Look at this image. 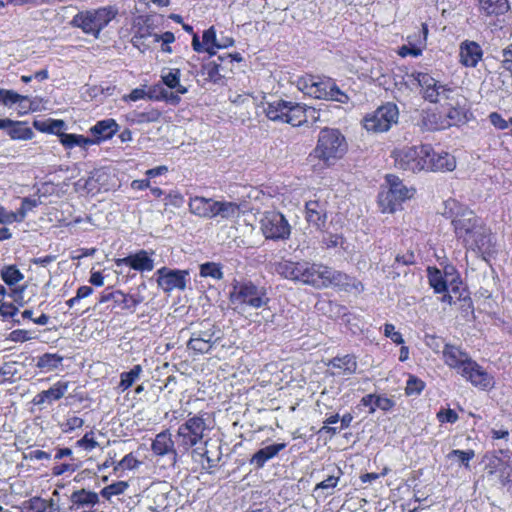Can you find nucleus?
I'll use <instances>...</instances> for the list:
<instances>
[{
	"label": "nucleus",
	"instance_id": "f257e3e1",
	"mask_svg": "<svg viewBox=\"0 0 512 512\" xmlns=\"http://www.w3.org/2000/svg\"><path fill=\"white\" fill-rule=\"evenodd\" d=\"M348 151L344 135L334 128H324L318 134L315 148L309 154L308 161L314 170H323L334 166Z\"/></svg>",
	"mask_w": 512,
	"mask_h": 512
},
{
	"label": "nucleus",
	"instance_id": "f03ea898",
	"mask_svg": "<svg viewBox=\"0 0 512 512\" xmlns=\"http://www.w3.org/2000/svg\"><path fill=\"white\" fill-rule=\"evenodd\" d=\"M443 215L451 219L456 238L463 245L475 230L485 225L483 220L471 209L454 199H448L444 202Z\"/></svg>",
	"mask_w": 512,
	"mask_h": 512
},
{
	"label": "nucleus",
	"instance_id": "7ed1b4c3",
	"mask_svg": "<svg viewBox=\"0 0 512 512\" xmlns=\"http://www.w3.org/2000/svg\"><path fill=\"white\" fill-rule=\"evenodd\" d=\"M302 276L303 284L317 289L328 286H337L344 290H349L350 287L356 288V285L351 283V278L348 275L319 263L305 261Z\"/></svg>",
	"mask_w": 512,
	"mask_h": 512
},
{
	"label": "nucleus",
	"instance_id": "20e7f679",
	"mask_svg": "<svg viewBox=\"0 0 512 512\" xmlns=\"http://www.w3.org/2000/svg\"><path fill=\"white\" fill-rule=\"evenodd\" d=\"M264 111L271 121L287 123L292 126H301L308 121L309 117L316 119L314 108L282 99L268 102Z\"/></svg>",
	"mask_w": 512,
	"mask_h": 512
},
{
	"label": "nucleus",
	"instance_id": "39448f33",
	"mask_svg": "<svg viewBox=\"0 0 512 512\" xmlns=\"http://www.w3.org/2000/svg\"><path fill=\"white\" fill-rule=\"evenodd\" d=\"M296 86L304 94L316 99L332 100L340 103L349 101V96L341 91L330 78L306 75L296 80Z\"/></svg>",
	"mask_w": 512,
	"mask_h": 512
},
{
	"label": "nucleus",
	"instance_id": "423d86ee",
	"mask_svg": "<svg viewBox=\"0 0 512 512\" xmlns=\"http://www.w3.org/2000/svg\"><path fill=\"white\" fill-rule=\"evenodd\" d=\"M115 6H106L98 9L85 10L77 13L71 20L73 27L79 28L83 33L99 38L100 32L117 16Z\"/></svg>",
	"mask_w": 512,
	"mask_h": 512
},
{
	"label": "nucleus",
	"instance_id": "0eeeda50",
	"mask_svg": "<svg viewBox=\"0 0 512 512\" xmlns=\"http://www.w3.org/2000/svg\"><path fill=\"white\" fill-rule=\"evenodd\" d=\"M230 302L234 311L243 314L248 308L259 309L266 306L269 298L263 287H258L252 282H243L233 286Z\"/></svg>",
	"mask_w": 512,
	"mask_h": 512
},
{
	"label": "nucleus",
	"instance_id": "6e6552de",
	"mask_svg": "<svg viewBox=\"0 0 512 512\" xmlns=\"http://www.w3.org/2000/svg\"><path fill=\"white\" fill-rule=\"evenodd\" d=\"M211 429L210 417L206 412H200L195 415H188V418L177 430V442L179 447L188 451L193 446L200 443L205 432Z\"/></svg>",
	"mask_w": 512,
	"mask_h": 512
},
{
	"label": "nucleus",
	"instance_id": "1a4fd4ad",
	"mask_svg": "<svg viewBox=\"0 0 512 512\" xmlns=\"http://www.w3.org/2000/svg\"><path fill=\"white\" fill-rule=\"evenodd\" d=\"M386 184L387 186L378 195V203L383 213H394L404 201L411 199L415 193L414 188L407 187L395 175H387Z\"/></svg>",
	"mask_w": 512,
	"mask_h": 512
},
{
	"label": "nucleus",
	"instance_id": "9d476101",
	"mask_svg": "<svg viewBox=\"0 0 512 512\" xmlns=\"http://www.w3.org/2000/svg\"><path fill=\"white\" fill-rule=\"evenodd\" d=\"M407 83L419 86L426 101L438 103L444 100H453L456 91L442 84L430 74L425 72H413L407 75Z\"/></svg>",
	"mask_w": 512,
	"mask_h": 512
},
{
	"label": "nucleus",
	"instance_id": "9b49d317",
	"mask_svg": "<svg viewBox=\"0 0 512 512\" xmlns=\"http://www.w3.org/2000/svg\"><path fill=\"white\" fill-rule=\"evenodd\" d=\"M430 145L404 147L395 152V165L397 168L419 172L426 168V158L429 156Z\"/></svg>",
	"mask_w": 512,
	"mask_h": 512
},
{
	"label": "nucleus",
	"instance_id": "f8f14e48",
	"mask_svg": "<svg viewBox=\"0 0 512 512\" xmlns=\"http://www.w3.org/2000/svg\"><path fill=\"white\" fill-rule=\"evenodd\" d=\"M218 333L214 324L204 321L191 333L187 347L197 354L209 353L220 340Z\"/></svg>",
	"mask_w": 512,
	"mask_h": 512
},
{
	"label": "nucleus",
	"instance_id": "ddd939ff",
	"mask_svg": "<svg viewBox=\"0 0 512 512\" xmlns=\"http://www.w3.org/2000/svg\"><path fill=\"white\" fill-rule=\"evenodd\" d=\"M399 111L395 104L387 103L373 113L365 116L363 122L367 131L382 133L388 131L393 124H396Z\"/></svg>",
	"mask_w": 512,
	"mask_h": 512
},
{
	"label": "nucleus",
	"instance_id": "4468645a",
	"mask_svg": "<svg viewBox=\"0 0 512 512\" xmlns=\"http://www.w3.org/2000/svg\"><path fill=\"white\" fill-rule=\"evenodd\" d=\"M260 228L265 238L272 240L287 239L291 233L288 221L276 211H267L263 214Z\"/></svg>",
	"mask_w": 512,
	"mask_h": 512
},
{
	"label": "nucleus",
	"instance_id": "2eb2a0df",
	"mask_svg": "<svg viewBox=\"0 0 512 512\" xmlns=\"http://www.w3.org/2000/svg\"><path fill=\"white\" fill-rule=\"evenodd\" d=\"M464 247L468 251L482 256L483 259H485V257L490 255L493 251L490 229L486 225H483L478 230H475L464 243Z\"/></svg>",
	"mask_w": 512,
	"mask_h": 512
},
{
	"label": "nucleus",
	"instance_id": "dca6fc26",
	"mask_svg": "<svg viewBox=\"0 0 512 512\" xmlns=\"http://www.w3.org/2000/svg\"><path fill=\"white\" fill-rule=\"evenodd\" d=\"M158 286L164 292H171L172 290H184L187 284L189 272L187 270H172L162 267L157 271Z\"/></svg>",
	"mask_w": 512,
	"mask_h": 512
},
{
	"label": "nucleus",
	"instance_id": "f3484780",
	"mask_svg": "<svg viewBox=\"0 0 512 512\" xmlns=\"http://www.w3.org/2000/svg\"><path fill=\"white\" fill-rule=\"evenodd\" d=\"M460 374L473 386L482 390L492 388L494 385L493 377L473 360L466 363V366L462 369V371H460Z\"/></svg>",
	"mask_w": 512,
	"mask_h": 512
},
{
	"label": "nucleus",
	"instance_id": "a211bd4d",
	"mask_svg": "<svg viewBox=\"0 0 512 512\" xmlns=\"http://www.w3.org/2000/svg\"><path fill=\"white\" fill-rule=\"evenodd\" d=\"M425 162V170L435 172L453 171L456 168V160L453 155L445 151L436 152L431 146Z\"/></svg>",
	"mask_w": 512,
	"mask_h": 512
},
{
	"label": "nucleus",
	"instance_id": "6ab92c4d",
	"mask_svg": "<svg viewBox=\"0 0 512 512\" xmlns=\"http://www.w3.org/2000/svg\"><path fill=\"white\" fill-rule=\"evenodd\" d=\"M483 50L481 46L471 40H464L459 45V62L467 68H475L482 60Z\"/></svg>",
	"mask_w": 512,
	"mask_h": 512
},
{
	"label": "nucleus",
	"instance_id": "aec40b11",
	"mask_svg": "<svg viewBox=\"0 0 512 512\" xmlns=\"http://www.w3.org/2000/svg\"><path fill=\"white\" fill-rule=\"evenodd\" d=\"M151 449L157 456H169L170 464L174 466L177 462L178 453L174 446V441L168 431L156 435L152 442Z\"/></svg>",
	"mask_w": 512,
	"mask_h": 512
},
{
	"label": "nucleus",
	"instance_id": "412c9836",
	"mask_svg": "<svg viewBox=\"0 0 512 512\" xmlns=\"http://www.w3.org/2000/svg\"><path fill=\"white\" fill-rule=\"evenodd\" d=\"M142 24L140 22L135 25V31L132 36V44L137 49L144 52L149 49L151 44H154V36H157V33L154 32V29L149 25L148 19L142 20Z\"/></svg>",
	"mask_w": 512,
	"mask_h": 512
},
{
	"label": "nucleus",
	"instance_id": "4be33fe9",
	"mask_svg": "<svg viewBox=\"0 0 512 512\" xmlns=\"http://www.w3.org/2000/svg\"><path fill=\"white\" fill-rule=\"evenodd\" d=\"M305 209L308 223L315 226L316 229L322 230L327 219L326 203L318 199L309 200L306 202Z\"/></svg>",
	"mask_w": 512,
	"mask_h": 512
},
{
	"label": "nucleus",
	"instance_id": "5701e85b",
	"mask_svg": "<svg viewBox=\"0 0 512 512\" xmlns=\"http://www.w3.org/2000/svg\"><path fill=\"white\" fill-rule=\"evenodd\" d=\"M442 354L445 364L451 368L457 369L459 374L466 366V363L472 360L468 354L462 351L459 347L450 344L444 345Z\"/></svg>",
	"mask_w": 512,
	"mask_h": 512
},
{
	"label": "nucleus",
	"instance_id": "b1692460",
	"mask_svg": "<svg viewBox=\"0 0 512 512\" xmlns=\"http://www.w3.org/2000/svg\"><path fill=\"white\" fill-rule=\"evenodd\" d=\"M215 201L212 198L202 196L190 197L188 207L189 211L201 218H214Z\"/></svg>",
	"mask_w": 512,
	"mask_h": 512
},
{
	"label": "nucleus",
	"instance_id": "393cba45",
	"mask_svg": "<svg viewBox=\"0 0 512 512\" xmlns=\"http://www.w3.org/2000/svg\"><path fill=\"white\" fill-rule=\"evenodd\" d=\"M118 128L119 125L112 118L98 121L90 128V133L94 136V139H92L93 144H99L104 140L112 138L118 131Z\"/></svg>",
	"mask_w": 512,
	"mask_h": 512
},
{
	"label": "nucleus",
	"instance_id": "a878e982",
	"mask_svg": "<svg viewBox=\"0 0 512 512\" xmlns=\"http://www.w3.org/2000/svg\"><path fill=\"white\" fill-rule=\"evenodd\" d=\"M69 382L58 381L48 390H44L38 393L34 398L36 405H42L45 403L51 404L54 401L61 399L68 391Z\"/></svg>",
	"mask_w": 512,
	"mask_h": 512
},
{
	"label": "nucleus",
	"instance_id": "bb28decb",
	"mask_svg": "<svg viewBox=\"0 0 512 512\" xmlns=\"http://www.w3.org/2000/svg\"><path fill=\"white\" fill-rule=\"evenodd\" d=\"M285 447L286 443H277L261 448L256 453H254L249 463L255 468L261 469L269 460L273 459Z\"/></svg>",
	"mask_w": 512,
	"mask_h": 512
},
{
	"label": "nucleus",
	"instance_id": "cd10ccee",
	"mask_svg": "<svg viewBox=\"0 0 512 512\" xmlns=\"http://www.w3.org/2000/svg\"><path fill=\"white\" fill-rule=\"evenodd\" d=\"M328 366L333 369H338L337 374L352 375L357 370V361L354 355L337 356L331 359Z\"/></svg>",
	"mask_w": 512,
	"mask_h": 512
},
{
	"label": "nucleus",
	"instance_id": "c85d7f7f",
	"mask_svg": "<svg viewBox=\"0 0 512 512\" xmlns=\"http://www.w3.org/2000/svg\"><path fill=\"white\" fill-rule=\"evenodd\" d=\"M161 80L170 89H174L177 94H186L188 89L180 83L181 71L178 68H163L161 70Z\"/></svg>",
	"mask_w": 512,
	"mask_h": 512
},
{
	"label": "nucleus",
	"instance_id": "c756f323",
	"mask_svg": "<svg viewBox=\"0 0 512 512\" xmlns=\"http://www.w3.org/2000/svg\"><path fill=\"white\" fill-rule=\"evenodd\" d=\"M444 101H445V105L447 107L443 111V115H444L443 120L448 123V128H449L453 125H457L459 122L462 121V119L464 117V111L459 106L457 93H456V95H454L453 100H444Z\"/></svg>",
	"mask_w": 512,
	"mask_h": 512
},
{
	"label": "nucleus",
	"instance_id": "7c9ffc66",
	"mask_svg": "<svg viewBox=\"0 0 512 512\" xmlns=\"http://www.w3.org/2000/svg\"><path fill=\"white\" fill-rule=\"evenodd\" d=\"M70 501L77 508H93L98 504L99 496L95 492L80 489L71 494Z\"/></svg>",
	"mask_w": 512,
	"mask_h": 512
},
{
	"label": "nucleus",
	"instance_id": "2f4dec72",
	"mask_svg": "<svg viewBox=\"0 0 512 512\" xmlns=\"http://www.w3.org/2000/svg\"><path fill=\"white\" fill-rule=\"evenodd\" d=\"M361 404L369 408V413H374L376 409L389 411L394 406V401L384 396L369 394L361 399Z\"/></svg>",
	"mask_w": 512,
	"mask_h": 512
},
{
	"label": "nucleus",
	"instance_id": "473e14b6",
	"mask_svg": "<svg viewBox=\"0 0 512 512\" xmlns=\"http://www.w3.org/2000/svg\"><path fill=\"white\" fill-rule=\"evenodd\" d=\"M214 218L234 219L240 215V206L231 201H215Z\"/></svg>",
	"mask_w": 512,
	"mask_h": 512
},
{
	"label": "nucleus",
	"instance_id": "72a5a7b5",
	"mask_svg": "<svg viewBox=\"0 0 512 512\" xmlns=\"http://www.w3.org/2000/svg\"><path fill=\"white\" fill-rule=\"evenodd\" d=\"M427 273L429 284L436 293H445L450 289L449 280L443 276L439 269L428 267Z\"/></svg>",
	"mask_w": 512,
	"mask_h": 512
},
{
	"label": "nucleus",
	"instance_id": "f704fd0d",
	"mask_svg": "<svg viewBox=\"0 0 512 512\" xmlns=\"http://www.w3.org/2000/svg\"><path fill=\"white\" fill-rule=\"evenodd\" d=\"M480 11L487 16L504 14L509 6L507 0H479Z\"/></svg>",
	"mask_w": 512,
	"mask_h": 512
},
{
	"label": "nucleus",
	"instance_id": "c9c22d12",
	"mask_svg": "<svg viewBox=\"0 0 512 512\" xmlns=\"http://www.w3.org/2000/svg\"><path fill=\"white\" fill-rule=\"evenodd\" d=\"M131 268L137 271H151L154 268V261L146 250H140L131 255Z\"/></svg>",
	"mask_w": 512,
	"mask_h": 512
},
{
	"label": "nucleus",
	"instance_id": "e433bc0d",
	"mask_svg": "<svg viewBox=\"0 0 512 512\" xmlns=\"http://www.w3.org/2000/svg\"><path fill=\"white\" fill-rule=\"evenodd\" d=\"M443 118V112L427 111L422 115V124L427 130H444L448 128V123Z\"/></svg>",
	"mask_w": 512,
	"mask_h": 512
},
{
	"label": "nucleus",
	"instance_id": "4c0bfd02",
	"mask_svg": "<svg viewBox=\"0 0 512 512\" xmlns=\"http://www.w3.org/2000/svg\"><path fill=\"white\" fill-rule=\"evenodd\" d=\"M143 373V368L141 365H134L130 371L122 372L120 374V382L118 384V389L121 392L126 391L130 388L137 380L140 379V376Z\"/></svg>",
	"mask_w": 512,
	"mask_h": 512
},
{
	"label": "nucleus",
	"instance_id": "58836bf2",
	"mask_svg": "<svg viewBox=\"0 0 512 512\" xmlns=\"http://www.w3.org/2000/svg\"><path fill=\"white\" fill-rule=\"evenodd\" d=\"M225 70V64L221 61H211L203 65L202 74L206 75V79L213 82L218 83L224 75L222 71Z\"/></svg>",
	"mask_w": 512,
	"mask_h": 512
},
{
	"label": "nucleus",
	"instance_id": "ea45409f",
	"mask_svg": "<svg viewBox=\"0 0 512 512\" xmlns=\"http://www.w3.org/2000/svg\"><path fill=\"white\" fill-rule=\"evenodd\" d=\"M60 143L67 149H71L75 146L86 148L87 146L93 145L91 138L84 137L78 134H60Z\"/></svg>",
	"mask_w": 512,
	"mask_h": 512
},
{
	"label": "nucleus",
	"instance_id": "a19ab883",
	"mask_svg": "<svg viewBox=\"0 0 512 512\" xmlns=\"http://www.w3.org/2000/svg\"><path fill=\"white\" fill-rule=\"evenodd\" d=\"M12 139L29 140L33 137V131L21 122L12 121L7 130Z\"/></svg>",
	"mask_w": 512,
	"mask_h": 512
},
{
	"label": "nucleus",
	"instance_id": "79ce46f5",
	"mask_svg": "<svg viewBox=\"0 0 512 512\" xmlns=\"http://www.w3.org/2000/svg\"><path fill=\"white\" fill-rule=\"evenodd\" d=\"M62 360L63 357L58 354L46 353L39 357L37 361V367L47 371H52L61 365Z\"/></svg>",
	"mask_w": 512,
	"mask_h": 512
},
{
	"label": "nucleus",
	"instance_id": "37998d69",
	"mask_svg": "<svg viewBox=\"0 0 512 512\" xmlns=\"http://www.w3.org/2000/svg\"><path fill=\"white\" fill-rule=\"evenodd\" d=\"M203 43L205 52H207L209 55H215L217 44H218V37L216 35V30L212 26L209 29L205 30L202 35Z\"/></svg>",
	"mask_w": 512,
	"mask_h": 512
},
{
	"label": "nucleus",
	"instance_id": "c03bdc74",
	"mask_svg": "<svg viewBox=\"0 0 512 512\" xmlns=\"http://www.w3.org/2000/svg\"><path fill=\"white\" fill-rule=\"evenodd\" d=\"M200 276L210 277L215 280L223 278V272L220 264L215 262H206L200 265Z\"/></svg>",
	"mask_w": 512,
	"mask_h": 512
},
{
	"label": "nucleus",
	"instance_id": "a18cd8bd",
	"mask_svg": "<svg viewBox=\"0 0 512 512\" xmlns=\"http://www.w3.org/2000/svg\"><path fill=\"white\" fill-rule=\"evenodd\" d=\"M486 459L485 469L489 475L503 474L508 467V464L496 455L486 456Z\"/></svg>",
	"mask_w": 512,
	"mask_h": 512
},
{
	"label": "nucleus",
	"instance_id": "49530a36",
	"mask_svg": "<svg viewBox=\"0 0 512 512\" xmlns=\"http://www.w3.org/2000/svg\"><path fill=\"white\" fill-rule=\"evenodd\" d=\"M0 102L5 106H12L18 103L28 102V97L20 95L13 90L0 89Z\"/></svg>",
	"mask_w": 512,
	"mask_h": 512
},
{
	"label": "nucleus",
	"instance_id": "de8ad7c7",
	"mask_svg": "<svg viewBox=\"0 0 512 512\" xmlns=\"http://www.w3.org/2000/svg\"><path fill=\"white\" fill-rule=\"evenodd\" d=\"M140 462L138 459L132 454L129 453L125 455L119 462L114 466V473L118 476L122 475V472L125 470H132L138 467Z\"/></svg>",
	"mask_w": 512,
	"mask_h": 512
},
{
	"label": "nucleus",
	"instance_id": "09e8293b",
	"mask_svg": "<svg viewBox=\"0 0 512 512\" xmlns=\"http://www.w3.org/2000/svg\"><path fill=\"white\" fill-rule=\"evenodd\" d=\"M1 278L7 285H14L20 282L24 276L16 266L10 265L2 268Z\"/></svg>",
	"mask_w": 512,
	"mask_h": 512
},
{
	"label": "nucleus",
	"instance_id": "8fccbe9b",
	"mask_svg": "<svg viewBox=\"0 0 512 512\" xmlns=\"http://www.w3.org/2000/svg\"><path fill=\"white\" fill-rule=\"evenodd\" d=\"M128 487L129 485L126 481H118L104 487L100 493L103 498L110 500L112 496L123 494Z\"/></svg>",
	"mask_w": 512,
	"mask_h": 512
},
{
	"label": "nucleus",
	"instance_id": "3c124183",
	"mask_svg": "<svg viewBox=\"0 0 512 512\" xmlns=\"http://www.w3.org/2000/svg\"><path fill=\"white\" fill-rule=\"evenodd\" d=\"M341 474V470L337 469V475H330L326 479L319 482L315 486L314 492H318L319 490H326V496L332 495V490L338 485Z\"/></svg>",
	"mask_w": 512,
	"mask_h": 512
},
{
	"label": "nucleus",
	"instance_id": "603ef678",
	"mask_svg": "<svg viewBox=\"0 0 512 512\" xmlns=\"http://www.w3.org/2000/svg\"><path fill=\"white\" fill-rule=\"evenodd\" d=\"M293 264L291 260H281L274 264V271L285 279L291 280L293 275Z\"/></svg>",
	"mask_w": 512,
	"mask_h": 512
},
{
	"label": "nucleus",
	"instance_id": "864d4df0",
	"mask_svg": "<svg viewBox=\"0 0 512 512\" xmlns=\"http://www.w3.org/2000/svg\"><path fill=\"white\" fill-rule=\"evenodd\" d=\"M40 203V199H33L29 197L23 198L21 207L17 211L18 219H20V221H23L26 218L27 214L30 211H32L35 207L40 205Z\"/></svg>",
	"mask_w": 512,
	"mask_h": 512
},
{
	"label": "nucleus",
	"instance_id": "5fc2aeb1",
	"mask_svg": "<svg viewBox=\"0 0 512 512\" xmlns=\"http://www.w3.org/2000/svg\"><path fill=\"white\" fill-rule=\"evenodd\" d=\"M425 387V383L417 378L416 376H409L406 382V394L407 395H419Z\"/></svg>",
	"mask_w": 512,
	"mask_h": 512
},
{
	"label": "nucleus",
	"instance_id": "6e6d98bb",
	"mask_svg": "<svg viewBox=\"0 0 512 512\" xmlns=\"http://www.w3.org/2000/svg\"><path fill=\"white\" fill-rule=\"evenodd\" d=\"M133 301H130V295L125 294L121 290L115 291V299L114 304L116 307L121 308L122 310H128L131 313H133V308L131 306V303Z\"/></svg>",
	"mask_w": 512,
	"mask_h": 512
},
{
	"label": "nucleus",
	"instance_id": "4d7b16f0",
	"mask_svg": "<svg viewBox=\"0 0 512 512\" xmlns=\"http://www.w3.org/2000/svg\"><path fill=\"white\" fill-rule=\"evenodd\" d=\"M205 446H206V449L204 452L201 453V455L206 458V460L209 464V467H214L217 465L218 461L221 458L220 447L216 446L215 450L213 451L212 449L208 448V446H209L208 441L205 442Z\"/></svg>",
	"mask_w": 512,
	"mask_h": 512
},
{
	"label": "nucleus",
	"instance_id": "13d9d810",
	"mask_svg": "<svg viewBox=\"0 0 512 512\" xmlns=\"http://www.w3.org/2000/svg\"><path fill=\"white\" fill-rule=\"evenodd\" d=\"M423 47L424 46H420L419 44H417V42L415 44H412L411 42H409V45H403L402 47H400L398 53L402 57H406V56L418 57L422 54Z\"/></svg>",
	"mask_w": 512,
	"mask_h": 512
},
{
	"label": "nucleus",
	"instance_id": "bf43d9fd",
	"mask_svg": "<svg viewBox=\"0 0 512 512\" xmlns=\"http://www.w3.org/2000/svg\"><path fill=\"white\" fill-rule=\"evenodd\" d=\"M94 433L92 431L86 433L81 439H79L76 444L78 447L85 449L86 451H92L99 444L93 437Z\"/></svg>",
	"mask_w": 512,
	"mask_h": 512
},
{
	"label": "nucleus",
	"instance_id": "052dcab7",
	"mask_svg": "<svg viewBox=\"0 0 512 512\" xmlns=\"http://www.w3.org/2000/svg\"><path fill=\"white\" fill-rule=\"evenodd\" d=\"M443 276L449 280L448 283L450 285V290L453 292H457L460 280L456 273V270L452 266L446 267Z\"/></svg>",
	"mask_w": 512,
	"mask_h": 512
},
{
	"label": "nucleus",
	"instance_id": "680f3d73",
	"mask_svg": "<svg viewBox=\"0 0 512 512\" xmlns=\"http://www.w3.org/2000/svg\"><path fill=\"white\" fill-rule=\"evenodd\" d=\"M452 456H455L459 459V461L465 465V467H468L469 466V462L471 459L474 458L475 456V453L473 450H459V449H455V450H452L449 454V457H452Z\"/></svg>",
	"mask_w": 512,
	"mask_h": 512
},
{
	"label": "nucleus",
	"instance_id": "e2e57ef3",
	"mask_svg": "<svg viewBox=\"0 0 512 512\" xmlns=\"http://www.w3.org/2000/svg\"><path fill=\"white\" fill-rule=\"evenodd\" d=\"M384 335L390 338L396 344H403L404 339L402 334L395 330V326L391 323H386L384 325Z\"/></svg>",
	"mask_w": 512,
	"mask_h": 512
},
{
	"label": "nucleus",
	"instance_id": "0e129e2a",
	"mask_svg": "<svg viewBox=\"0 0 512 512\" xmlns=\"http://www.w3.org/2000/svg\"><path fill=\"white\" fill-rule=\"evenodd\" d=\"M424 342L429 348H431L436 353H439L441 351V348L444 349L445 345L440 337L429 334L425 335Z\"/></svg>",
	"mask_w": 512,
	"mask_h": 512
},
{
	"label": "nucleus",
	"instance_id": "69168bd1",
	"mask_svg": "<svg viewBox=\"0 0 512 512\" xmlns=\"http://www.w3.org/2000/svg\"><path fill=\"white\" fill-rule=\"evenodd\" d=\"M489 120L491 124L499 129V130H505L509 127V120L506 121L499 113L492 112L489 115Z\"/></svg>",
	"mask_w": 512,
	"mask_h": 512
},
{
	"label": "nucleus",
	"instance_id": "338daca9",
	"mask_svg": "<svg viewBox=\"0 0 512 512\" xmlns=\"http://www.w3.org/2000/svg\"><path fill=\"white\" fill-rule=\"evenodd\" d=\"M84 424V420L77 416L69 417L66 422L63 424L64 432H71L75 429L81 428Z\"/></svg>",
	"mask_w": 512,
	"mask_h": 512
},
{
	"label": "nucleus",
	"instance_id": "774afa93",
	"mask_svg": "<svg viewBox=\"0 0 512 512\" xmlns=\"http://www.w3.org/2000/svg\"><path fill=\"white\" fill-rule=\"evenodd\" d=\"M322 242L327 248H334L343 245V238L337 234L327 233L324 235Z\"/></svg>",
	"mask_w": 512,
	"mask_h": 512
}]
</instances>
